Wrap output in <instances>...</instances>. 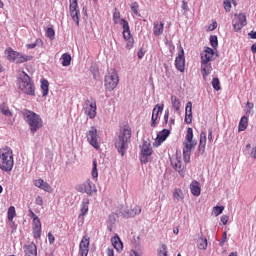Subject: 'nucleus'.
<instances>
[{
    "label": "nucleus",
    "mask_w": 256,
    "mask_h": 256,
    "mask_svg": "<svg viewBox=\"0 0 256 256\" xmlns=\"http://www.w3.org/2000/svg\"><path fill=\"white\" fill-rule=\"evenodd\" d=\"M169 123V109L165 110V114H164V127H167Z\"/></svg>",
    "instance_id": "obj_51"
},
{
    "label": "nucleus",
    "mask_w": 256,
    "mask_h": 256,
    "mask_svg": "<svg viewBox=\"0 0 256 256\" xmlns=\"http://www.w3.org/2000/svg\"><path fill=\"white\" fill-rule=\"evenodd\" d=\"M93 192H97V187L91 182V180H87L84 183V193H87V195H93Z\"/></svg>",
    "instance_id": "obj_23"
},
{
    "label": "nucleus",
    "mask_w": 256,
    "mask_h": 256,
    "mask_svg": "<svg viewBox=\"0 0 256 256\" xmlns=\"http://www.w3.org/2000/svg\"><path fill=\"white\" fill-rule=\"evenodd\" d=\"M151 155H153V148L151 147V142L150 141H144L142 145H140V161L141 163H143L144 165H147V163H149V161H151V159L149 157H151Z\"/></svg>",
    "instance_id": "obj_8"
},
{
    "label": "nucleus",
    "mask_w": 256,
    "mask_h": 256,
    "mask_svg": "<svg viewBox=\"0 0 256 256\" xmlns=\"http://www.w3.org/2000/svg\"><path fill=\"white\" fill-rule=\"evenodd\" d=\"M36 47H43V40L41 38L36 39Z\"/></svg>",
    "instance_id": "obj_60"
},
{
    "label": "nucleus",
    "mask_w": 256,
    "mask_h": 256,
    "mask_svg": "<svg viewBox=\"0 0 256 256\" xmlns=\"http://www.w3.org/2000/svg\"><path fill=\"white\" fill-rule=\"evenodd\" d=\"M249 125V118L247 116H242L239 122L238 131H245Z\"/></svg>",
    "instance_id": "obj_32"
},
{
    "label": "nucleus",
    "mask_w": 256,
    "mask_h": 256,
    "mask_svg": "<svg viewBox=\"0 0 256 256\" xmlns=\"http://www.w3.org/2000/svg\"><path fill=\"white\" fill-rule=\"evenodd\" d=\"M15 165V158L13 157V149L9 146L0 148V170L5 173H11Z\"/></svg>",
    "instance_id": "obj_3"
},
{
    "label": "nucleus",
    "mask_w": 256,
    "mask_h": 256,
    "mask_svg": "<svg viewBox=\"0 0 256 256\" xmlns=\"http://www.w3.org/2000/svg\"><path fill=\"white\" fill-rule=\"evenodd\" d=\"M159 256H167V245L162 244V249L158 250Z\"/></svg>",
    "instance_id": "obj_49"
},
{
    "label": "nucleus",
    "mask_w": 256,
    "mask_h": 256,
    "mask_svg": "<svg viewBox=\"0 0 256 256\" xmlns=\"http://www.w3.org/2000/svg\"><path fill=\"white\" fill-rule=\"evenodd\" d=\"M233 29L236 32H239L247 25V16L245 13L235 14L232 21Z\"/></svg>",
    "instance_id": "obj_10"
},
{
    "label": "nucleus",
    "mask_w": 256,
    "mask_h": 256,
    "mask_svg": "<svg viewBox=\"0 0 256 256\" xmlns=\"http://www.w3.org/2000/svg\"><path fill=\"white\" fill-rule=\"evenodd\" d=\"M87 141L94 147V149H99V142L97 141V128L92 126L90 130L86 133Z\"/></svg>",
    "instance_id": "obj_14"
},
{
    "label": "nucleus",
    "mask_w": 256,
    "mask_h": 256,
    "mask_svg": "<svg viewBox=\"0 0 256 256\" xmlns=\"http://www.w3.org/2000/svg\"><path fill=\"white\" fill-rule=\"evenodd\" d=\"M205 147L206 146H203V145H200L198 146V153L199 155H203L205 153Z\"/></svg>",
    "instance_id": "obj_58"
},
{
    "label": "nucleus",
    "mask_w": 256,
    "mask_h": 256,
    "mask_svg": "<svg viewBox=\"0 0 256 256\" xmlns=\"http://www.w3.org/2000/svg\"><path fill=\"white\" fill-rule=\"evenodd\" d=\"M216 27H217V22L214 21V22L212 23V25L209 26L208 29H209V31H215Z\"/></svg>",
    "instance_id": "obj_62"
},
{
    "label": "nucleus",
    "mask_w": 256,
    "mask_h": 256,
    "mask_svg": "<svg viewBox=\"0 0 256 256\" xmlns=\"http://www.w3.org/2000/svg\"><path fill=\"white\" fill-rule=\"evenodd\" d=\"M119 85V74H117V70L111 68L108 70V75L105 76L104 86L107 91H114Z\"/></svg>",
    "instance_id": "obj_6"
},
{
    "label": "nucleus",
    "mask_w": 256,
    "mask_h": 256,
    "mask_svg": "<svg viewBox=\"0 0 256 256\" xmlns=\"http://www.w3.org/2000/svg\"><path fill=\"white\" fill-rule=\"evenodd\" d=\"M224 9L229 13L231 11V1H224Z\"/></svg>",
    "instance_id": "obj_52"
},
{
    "label": "nucleus",
    "mask_w": 256,
    "mask_h": 256,
    "mask_svg": "<svg viewBox=\"0 0 256 256\" xmlns=\"http://www.w3.org/2000/svg\"><path fill=\"white\" fill-rule=\"evenodd\" d=\"M213 67L211 66V63L207 62H201V73L203 76V79H206L208 75H211Z\"/></svg>",
    "instance_id": "obj_20"
},
{
    "label": "nucleus",
    "mask_w": 256,
    "mask_h": 256,
    "mask_svg": "<svg viewBox=\"0 0 256 256\" xmlns=\"http://www.w3.org/2000/svg\"><path fill=\"white\" fill-rule=\"evenodd\" d=\"M17 216V212L15 211V206H10L7 211L8 221H12Z\"/></svg>",
    "instance_id": "obj_35"
},
{
    "label": "nucleus",
    "mask_w": 256,
    "mask_h": 256,
    "mask_svg": "<svg viewBox=\"0 0 256 256\" xmlns=\"http://www.w3.org/2000/svg\"><path fill=\"white\" fill-rule=\"evenodd\" d=\"M210 45L213 47V49H217V47H219V40L217 39L216 35L210 36Z\"/></svg>",
    "instance_id": "obj_38"
},
{
    "label": "nucleus",
    "mask_w": 256,
    "mask_h": 256,
    "mask_svg": "<svg viewBox=\"0 0 256 256\" xmlns=\"http://www.w3.org/2000/svg\"><path fill=\"white\" fill-rule=\"evenodd\" d=\"M212 87L215 91H221V82L219 81V78H213Z\"/></svg>",
    "instance_id": "obj_39"
},
{
    "label": "nucleus",
    "mask_w": 256,
    "mask_h": 256,
    "mask_svg": "<svg viewBox=\"0 0 256 256\" xmlns=\"http://www.w3.org/2000/svg\"><path fill=\"white\" fill-rule=\"evenodd\" d=\"M69 3L70 17L76 23L77 27H79V15H81L79 4L77 3V0H69Z\"/></svg>",
    "instance_id": "obj_11"
},
{
    "label": "nucleus",
    "mask_w": 256,
    "mask_h": 256,
    "mask_svg": "<svg viewBox=\"0 0 256 256\" xmlns=\"http://www.w3.org/2000/svg\"><path fill=\"white\" fill-rule=\"evenodd\" d=\"M32 233H33L34 239H41V233H42L41 228H32Z\"/></svg>",
    "instance_id": "obj_44"
},
{
    "label": "nucleus",
    "mask_w": 256,
    "mask_h": 256,
    "mask_svg": "<svg viewBox=\"0 0 256 256\" xmlns=\"http://www.w3.org/2000/svg\"><path fill=\"white\" fill-rule=\"evenodd\" d=\"M221 223H223V225H226L229 222V216L227 215H222L220 218Z\"/></svg>",
    "instance_id": "obj_54"
},
{
    "label": "nucleus",
    "mask_w": 256,
    "mask_h": 256,
    "mask_svg": "<svg viewBox=\"0 0 256 256\" xmlns=\"http://www.w3.org/2000/svg\"><path fill=\"white\" fill-rule=\"evenodd\" d=\"M131 127H121L118 134L114 138V145L121 157L125 156L127 149H129V143H131Z\"/></svg>",
    "instance_id": "obj_1"
},
{
    "label": "nucleus",
    "mask_w": 256,
    "mask_h": 256,
    "mask_svg": "<svg viewBox=\"0 0 256 256\" xmlns=\"http://www.w3.org/2000/svg\"><path fill=\"white\" fill-rule=\"evenodd\" d=\"M246 107L248 108L246 115H253V108L255 107V104L252 102H247Z\"/></svg>",
    "instance_id": "obj_48"
},
{
    "label": "nucleus",
    "mask_w": 256,
    "mask_h": 256,
    "mask_svg": "<svg viewBox=\"0 0 256 256\" xmlns=\"http://www.w3.org/2000/svg\"><path fill=\"white\" fill-rule=\"evenodd\" d=\"M92 177L95 180L99 177V172L97 171V160H93Z\"/></svg>",
    "instance_id": "obj_42"
},
{
    "label": "nucleus",
    "mask_w": 256,
    "mask_h": 256,
    "mask_svg": "<svg viewBox=\"0 0 256 256\" xmlns=\"http://www.w3.org/2000/svg\"><path fill=\"white\" fill-rule=\"evenodd\" d=\"M89 213V198H84L81 204V213L79 217H85Z\"/></svg>",
    "instance_id": "obj_26"
},
{
    "label": "nucleus",
    "mask_w": 256,
    "mask_h": 256,
    "mask_svg": "<svg viewBox=\"0 0 256 256\" xmlns=\"http://www.w3.org/2000/svg\"><path fill=\"white\" fill-rule=\"evenodd\" d=\"M143 57H145V52L143 51V49H140L138 51V59H143Z\"/></svg>",
    "instance_id": "obj_61"
},
{
    "label": "nucleus",
    "mask_w": 256,
    "mask_h": 256,
    "mask_svg": "<svg viewBox=\"0 0 256 256\" xmlns=\"http://www.w3.org/2000/svg\"><path fill=\"white\" fill-rule=\"evenodd\" d=\"M171 135V130L169 129H163L157 134V142L158 145H161V143H164V141H167V137Z\"/></svg>",
    "instance_id": "obj_21"
},
{
    "label": "nucleus",
    "mask_w": 256,
    "mask_h": 256,
    "mask_svg": "<svg viewBox=\"0 0 256 256\" xmlns=\"http://www.w3.org/2000/svg\"><path fill=\"white\" fill-rule=\"evenodd\" d=\"M46 36L49 38L50 41H55V30L53 28H48L46 30Z\"/></svg>",
    "instance_id": "obj_40"
},
{
    "label": "nucleus",
    "mask_w": 256,
    "mask_h": 256,
    "mask_svg": "<svg viewBox=\"0 0 256 256\" xmlns=\"http://www.w3.org/2000/svg\"><path fill=\"white\" fill-rule=\"evenodd\" d=\"M190 190L194 197H199V195H201V187L199 186V182L197 180L191 182Z\"/></svg>",
    "instance_id": "obj_24"
},
{
    "label": "nucleus",
    "mask_w": 256,
    "mask_h": 256,
    "mask_svg": "<svg viewBox=\"0 0 256 256\" xmlns=\"http://www.w3.org/2000/svg\"><path fill=\"white\" fill-rule=\"evenodd\" d=\"M21 115L25 123H27V125L29 126L31 133L35 134L37 133V131H39V129L43 127V119L39 114L29 109H23L21 111Z\"/></svg>",
    "instance_id": "obj_2"
},
{
    "label": "nucleus",
    "mask_w": 256,
    "mask_h": 256,
    "mask_svg": "<svg viewBox=\"0 0 256 256\" xmlns=\"http://www.w3.org/2000/svg\"><path fill=\"white\" fill-rule=\"evenodd\" d=\"M35 187H38V189H42V191H45L46 193H51L52 188L49 183L45 182L43 179H38L34 181Z\"/></svg>",
    "instance_id": "obj_19"
},
{
    "label": "nucleus",
    "mask_w": 256,
    "mask_h": 256,
    "mask_svg": "<svg viewBox=\"0 0 256 256\" xmlns=\"http://www.w3.org/2000/svg\"><path fill=\"white\" fill-rule=\"evenodd\" d=\"M171 165L175 171H178L180 175H183V171L185 170V166H183V162L178 157H175L171 160Z\"/></svg>",
    "instance_id": "obj_18"
},
{
    "label": "nucleus",
    "mask_w": 256,
    "mask_h": 256,
    "mask_svg": "<svg viewBox=\"0 0 256 256\" xmlns=\"http://www.w3.org/2000/svg\"><path fill=\"white\" fill-rule=\"evenodd\" d=\"M173 125H175V119L170 118V120H168V128L173 129Z\"/></svg>",
    "instance_id": "obj_59"
},
{
    "label": "nucleus",
    "mask_w": 256,
    "mask_h": 256,
    "mask_svg": "<svg viewBox=\"0 0 256 256\" xmlns=\"http://www.w3.org/2000/svg\"><path fill=\"white\" fill-rule=\"evenodd\" d=\"M41 89L43 91L42 97H47L49 95V81H47L46 79H42Z\"/></svg>",
    "instance_id": "obj_33"
},
{
    "label": "nucleus",
    "mask_w": 256,
    "mask_h": 256,
    "mask_svg": "<svg viewBox=\"0 0 256 256\" xmlns=\"http://www.w3.org/2000/svg\"><path fill=\"white\" fill-rule=\"evenodd\" d=\"M18 53L19 52L15 51V50H13L11 48H7L5 50V55H7L8 61H12L13 63L15 62V59L18 56Z\"/></svg>",
    "instance_id": "obj_30"
},
{
    "label": "nucleus",
    "mask_w": 256,
    "mask_h": 256,
    "mask_svg": "<svg viewBox=\"0 0 256 256\" xmlns=\"http://www.w3.org/2000/svg\"><path fill=\"white\" fill-rule=\"evenodd\" d=\"M48 241L50 245H53V243H55V236H53L51 232L48 233Z\"/></svg>",
    "instance_id": "obj_55"
},
{
    "label": "nucleus",
    "mask_w": 256,
    "mask_h": 256,
    "mask_svg": "<svg viewBox=\"0 0 256 256\" xmlns=\"http://www.w3.org/2000/svg\"><path fill=\"white\" fill-rule=\"evenodd\" d=\"M183 145L184 163H190L191 153L197 147V140H193V128H187V133Z\"/></svg>",
    "instance_id": "obj_5"
},
{
    "label": "nucleus",
    "mask_w": 256,
    "mask_h": 256,
    "mask_svg": "<svg viewBox=\"0 0 256 256\" xmlns=\"http://www.w3.org/2000/svg\"><path fill=\"white\" fill-rule=\"evenodd\" d=\"M89 237L84 236L79 245V253L81 256L89 255Z\"/></svg>",
    "instance_id": "obj_16"
},
{
    "label": "nucleus",
    "mask_w": 256,
    "mask_h": 256,
    "mask_svg": "<svg viewBox=\"0 0 256 256\" xmlns=\"http://www.w3.org/2000/svg\"><path fill=\"white\" fill-rule=\"evenodd\" d=\"M121 25L123 29V39L126 41V49L128 51H131V49H133V45H135V39L133 38V35H131V28L129 27V22L125 19H122Z\"/></svg>",
    "instance_id": "obj_7"
},
{
    "label": "nucleus",
    "mask_w": 256,
    "mask_h": 256,
    "mask_svg": "<svg viewBox=\"0 0 256 256\" xmlns=\"http://www.w3.org/2000/svg\"><path fill=\"white\" fill-rule=\"evenodd\" d=\"M111 243L116 251H123V242H121V238H119V236L116 235L112 237Z\"/></svg>",
    "instance_id": "obj_25"
},
{
    "label": "nucleus",
    "mask_w": 256,
    "mask_h": 256,
    "mask_svg": "<svg viewBox=\"0 0 256 256\" xmlns=\"http://www.w3.org/2000/svg\"><path fill=\"white\" fill-rule=\"evenodd\" d=\"M31 59H33V56L22 55L18 52V56H16L14 63H25L26 61H31Z\"/></svg>",
    "instance_id": "obj_31"
},
{
    "label": "nucleus",
    "mask_w": 256,
    "mask_h": 256,
    "mask_svg": "<svg viewBox=\"0 0 256 256\" xmlns=\"http://www.w3.org/2000/svg\"><path fill=\"white\" fill-rule=\"evenodd\" d=\"M164 105L157 104L152 111L151 127H157V119H159V113H163Z\"/></svg>",
    "instance_id": "obj_15"
},
{
    "label": "nucleus",
    "mask_w": 256,
    "mask_h": 256,
    "mask_svg": "<svg viewBox=\"0 0 256 256\" xmlns=\"http://www.w3.org/2000/svg\"><path fill=\"white\" fill-rule=\"evenodd\" d=\"M171 103L174 111H179V109H181V101L177 98V96H171Z\"/></svg>",
    "instance_id": "obj_34"
},
{
    "label": "nucleus",
    "mask_w": 256,
    "mask_h": 256,
    "mask_svg": "<svg viewBox=\"0 0 256 256\" xmlns=\"http://www.w3.org/2000/svg\"><path fill=\"white\" fill-rule=\"evenodd\" d=\"M82 107L85 115H87L89 119H95V117H97V102L95 99L91 98V100H85Z\"/></svg>",
    "instance_id": "obj_9"
},
{
    "label": "nucleus",
    "mask_w": 256,
    "mask_h": 256,
    "mask_svg": "<svg viewBox=\"0 0 256 256\" xmlns=\"http://www.w3.org/2000/svg\"><path fill=\"white\" fill-rule=\"evenodd\" d=\"M62 65L63 67H69L71 65V55L64 53L62 55Z\"/></svg>",
    "instance_id": "obj_36"
},
{
    "label": "nucleus",
    "mask_w": 256,
    "mask_h": 256,
    "mask_svg": "<svg viewBox=\"0 0 256 256\" xmlns=\"http://www.w3.org/2000/svg\"><path fill=\"white\" fill-rule=\"evenodd\" d=\"M213 58V56L205 53V52H202L201 54V63H209V61H211V59Z\"/></svg>",
    "instance_id": "obj_41"
},
{
    "label": "nucleus",
    "mask_w": 256,
    "mask_h": 256,
    "mask_svg": "<svg viewBox=\"0 0 256 256\" xmlns=\"http://www.w3.org/2000/svg\"><path fill=\"white\" fill-rule=\"evenodd\" d=\"M225 241H227V232H223L222 234V240L219 243L220 247H223L225 245Z\"/></svg>",
    "instance_id": "obj_53"
},
{
    "label": "nucleus",
    "mask_w": 256,
    "mask_h": 256,
    "mask_svg": "<svg viewBox=\"0 0 256 256\" xmlns=\"http://www.w3.org/2000/svg\"><path fill=\"white\" fill-rule=\"evenodd\" d=\"M199 145L206 146L207 145V134L205 132H201Z\"/></svg>",
    "instance_id": "obj_45"
},
{
    "label": "nucleus",
    "mask_w": 256,
    "mask_h": 256,
    "mask_svg": "<svg viewBox=\"0 0 256 256\" xmlns=\"http://www.w3.org/2000/svg\"><path fill=\"white\" fill-rule=\"evenodd\" d=\"M121 19V12H119V9L115 8L114 13H113V21L114 23H117Z\"/></svg>",
    "instance_id": "obj_47"
},
{
    "label": "nucleus",
    "mask_w": 256,
    "mask_h": 256,
    "mask_svg": "<svg viewBox=\"0 0 256 256\" xmlns=\"http://www.w3.org/2000/svg\"><path fill=\"white\" fill-rule=\"evenodd\" d=\"M197 247L198 249L202 250V251H206L207 250V238L203 237V234H201L197 240Z\"/></svg>",
    "instance_id": "obj_27"
},
{
    "label": "nucleus",
    "mask_w": 256,
    "mask_h": 256,
    "mask_svg": "<svg viewBox=\"0 0 256 256\" xmlns=\"http://www.w3.org/2000/svg\"><path fill=\"white\" fill-rule=\"evenodd\" d=\"M250 155H251V157L256 159V147L252 148V151H251Z\"/></svg>",
    "instance_id": "obj_64"
},
{
    "label": "nucleus",
    "mask_w": 256,
    "mask_h": 256,
    "mask_svg": "<svg viewBox=\"0 0 256 256\" xmlns=\"http://www.w3.org/2000/svg\"><path fill=\"white\" fill-rule=\"evenodd\" d=\"M120 213H121L122 217H124L125 219H131V217H135L136 215L141 214V206L136 205L133 208L122 207L120 209Z\"/></svg>",
    "instance_id": "obj_12"
},
{
    "label": "nucleus",
    "mask_w": 256,
    "mask_h": 256,
    "mask_svg": "<svg viewBox=\"0 0 256 256\" xmlns=\"http://www.w3.org/2000/svg\"><path fill=\"white\" fill-rule=\"evenodd\" d=\"M24 249H26L29 255L37 256V245H35V242H31L30 244L24 246Z\"/></svg>",
    "instance_id": "obj_29"
},
{
    "label": "nucleus",
    "mask_w": 256,
    "mask_h": 256,
    "mask_svg": "<svg viewBox=\"0 0 256 256\" xmlns=\"http://www.w3.org/2000/svg\"><path fill=\"white\" fill-rule=\"evenodd\" d=\"M0 112L2 115H5V117H13V112H11L9 105L6 102L0 104Z\"/></svg>",
    "instance_id": "obj_28"
},
{
    "label": "nucleus",
    "mask_w": 256,
    "mask_h": 256,
    "mask_svg": "<svg viewBox=\"0 0 256 256\" xmlns=\"http://www.w3.org/2000/svg\"><path fill=\"white\" fill-rule=\"evenodd\" d=\"M250 39H256V32L255 31H251L248 33Z\"/></svg>",
    "instance_id": "obj_63"
},
{
    "label": "nucleus",
    "mask_w": 256,
    "mask_h": 256,
    "mask_svg": "<svg viewBox=\"0 0 256 256\" xmlns=\"http://www.w3.org/2000/svg\"><path fill=\"white\" fill-rule=\"evenodd\" d=\"M165 30V26L163 22H154L153 24V34L156 37H160V35H163V31Z\"/></svg>",
    "instance_id": "obj_22"
},
{
    "label": "nucleus",
    "mask_w": 256,
    "mask_h": 256,
    "mask_svg": "<svg viewBox=\"0 0 256 256\" xmlns=\"http://www.w3.org/2000/svg\"><path fill=\"white\" fill-rule=\"evenodd\" d=\"M204 53H206L207 55H210L213 57V55H215V52L213 51L212 48L206 47V49L204 50Z\"/></svg>",
    "instance_id": "obj_56"
},
{
    "label": "nucleus",
    "mask_w": 256,
    "mask_h": 256,
    "mask_svg": "<svg viewBox=\"0 0 256 256\" xmlns=\"http://www.w3.org/2000/svg\"><path fill=\"white\" fill-rule=\"evenodd\" d=\"M173 197H174V199H177L178 201H183V199H184L183 191H181V189H175L173 192Z\"/></svg>",
    "instance_id": "obj_37"
},
{
    "label": "nucleus",
    "mask_w": 256,
    "mask_h": 256,
    "mask_svg": "<svg viewBox=\"0 0 256 256\" xmlns=\"http://www.w3.org/2000/svg\"><path fill=\"white\" fill-rule=\"evenodd\" d=\"M32 225H33L32 228H41V219L34 218Z\"/></svg>",
    "instance_id": "obj_50"
},
{
    "label": "nucleus",
    "mask_w": 256,
    "mask_h": 256,
    "mask_svg": "<svg viewBox=\"0 0 256 256\" xmlns=\"http://www.w3.org/2000/svg\"><path fill=\"white\" fill-rule=\"evenodd\" d=\"M35 203L40 206L43 205V198L41 196H37L35 198Z\"/></svg>",
    "instance_id": "obj_57"
},
{
    "label": "nucleus",
    "mask_w": 256,
    "mask_h": 256,
    "mask_svg": "<svg viewBox=\"0 0 256 256\" xmlns=\"http://www.w3.org/2000/svg\"><path fill=\"white\" fill-rule=\"evenodd\" d=\"M130 9L134 15H139V3L133 2L130 5Z\"/></svg>",
    "instance_id": "obj_43"
},
{
    "label": "nucleus",
    "mask_w": 256,
    "mask_h": 256,
    "mask_svg": "<svg viewBox=\"0 0 256 256\" xmlns=\"http://www.w3.org/2000/svg\"><path fill=\"white\" fill-rule=\"evenodd\" d=\"M175 67L177 71H180V73H185V50H183V47L181 45L180 52L175 58Z\"/></svg>",
    "instance_id": "obj_13"
},
{
    "label": "nucleus",
    "mask_w": 256,
    "mask_h": 256,
    "mask_svg": "<svg viewBox=\"0 0 256 256\" xmlns=\"http://www.w3.org/2000/svg\"><path fill=\"white\" fill-rule=\"evenodd\" d=\"M185 123L187 125H191L193 122V103L191 101L186 103V111H185Z\"/></svg>",
    "instance_id": "obj_17"
},
{
    "label": "nucleus",
    "mask_w": 256,
    "mask_h": 256,
    "mask_svg": "<svg viewBox=\"0 0 256 256\" xmlns=\"http://www.w3.org/2000/svg\"><path fill=\"white\" fill-rule=\"evenodd\" d=\"M213 209H214V215L216 217H219V215H221V213H223V211L225 210V207H223V206H215Z\"/></svg>",
    "instance_id": "obj_46"
},
{
    "label": "nucleus",
    "mask_w": 256,
    "mask_h": 256,
    "mask_svg": "<svg viewBox=\"0 0 256 256\" xmlns=\"http://www.w3.org/2000/svg\"><path fill=\"white\" fill-rule=\"evenodd\" d=\"M17 86L22 93L35 97V82L28 76L27 72L21 71L17 76Z\"/></svg>",
    "instance_id": "obj_4"
}]
</instances>
